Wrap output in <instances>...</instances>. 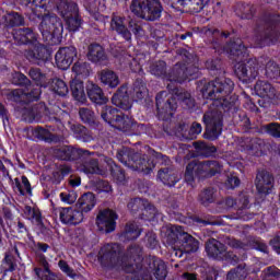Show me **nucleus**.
I'll return each mask as SVG.
<instances>
[{"instance_id":"0eeeda50","label":"nucleus","mask_w":280,"mask_h":280,"mask_svg":"<svg viewBox=\"0 0 280 280\" xmlns=\"http://www.w3.org/2000/svg\"><path fill=\"white\" fill-rule=\"evenodd\" d=\"M222 167L223 165L218 160H192L186 166L184 178L187 185H194L196 178L205 180L206 178H213V176L222 174Z\"/></svg>"},{"instance_id":"2eb2a0df","label":"nucleus","mask_w":280,"mask_h":280,"mask_svg":"<svg viewBox=\"0 0 280 280\" xmlns=\"http://www.w3.org/2000/svg\"><path fill=\"white\" fill-rule=\"evenodd\" d=\"M206 253L210 259L215 261H225L231 266L240 264V257L235 253L226 250V245L215 238L206 243Z\"/></svg>"},{"instance_id":"680f3d73","label":"nucleus","mask_w":280,"mask_h":280,"mask_svg":"<svg viewBox=\"0 0 280 280\" xmlns=\"http://www.w3.org/2000/svg\"><path fill=\"white\" fill-rule=\"evenodd\" d=\"M56 168L58 170L59 174L63 176V178H67V176L73 172V168L69 164H58L56 165Z\"/></svg>"},{"instance_id":"72a5a7b5","label":"nucleus","mask_w":280,"mask_h":280,"mask_svg":"<svg viewBox=\"0 0 280 280\" xmlns=\"http://www.w3.org/2000/svg\"><path fill=\"white\" fill-rule=\"evenodd\" d=\"M70 91L72 93V97L80 102L81 104L86 103V92H84V82L80 80H73L70 83Z\"/></svg>"},{"instance_id":"a18cd8bd","label":"nucleus","mask_w":280,"mask_h":280,"mask_svg":"<svg viewBox=\"0 0 280 280\" xmlns=\"http://www.w3.org/2000/svg\"><path fill=\"white\" fill-rule=\"evenodd\" d=\"M248 277V272L246 271V264H241L234 269H231L228 272V280H244Z\"/></svg>"},{"instance_id":"5fc2aeb1","label":"nucleus","mask_w":280,"mask_h":280,"mask_svg":"<svg viewBox=\"0 0 280 280\" xmlns=\"http://www.w3.org/2000/svg\"><path fill=\"white\" fill-rule=\"evenodd\" d=\"M12 84H14V86H30V89H33L32 81L21 71H15L12 74Z\"/></svg>"},{"instance_id":"2f4dec72","label":"nucleus","mask_w":280,"mask_h":280,"mask_svg":"<svg viewBox=\"0 0 280 280\" xmlns=\"http://www.w3.org/2000/svg\"><path fill=\"white\" fill-rule=\"evenodd\" d=\"M158 178L163 183V185H166V187H174L176 183L180 180L178 173L172 167L161 168L158 172Z\"/></svg>"},{"instance_id":"412c9836","label":"nucleus","mask_w":280,"mask_h":280,"mask_svg":"<svg viewBox=\"0 0 280 280\" xmlns=\"http://www.w3.org/2000/svg\"><path fill=\"white\" fill-rule=\"evenodd\" d=\"M85 89L86 95L96 110H100L101 106H106V104H108V97L104 94V90H102L100 85L93 82H88Z\"/></svg>"},{"instance_id":"5701e85b","label":"nucleus","mask_w":280,"mask_h":280,"mask_svg":"<svg viewBox=\"0 0 280 280\" xmlns=\"http://www.w3.org/2000/svg\"><path fill=\"white\" fill-rule=\"evenodd\" d=\"M230 58L236 62L234 65L235 71H248L246 63L242 61L243 58H246V47L242 44V40L230 45Z\"/></svg>"},{"instance_id":"e433bc0d","label":"nucleus","mask_w":280,"mask_h":280,"mask_svg":"<svg viewBox=\"0 0 280 280\" xmlns=\"http://www.w3.org/2000/svg\"><path fill=\"white\" fill-rule=\"evenodd\" d=\"M194 148L199 156L209 159L218 152V148L213 144H207V142L197 141L194 142Z\"/></svg>"},{"instance_id":"b1692460","label":"nucleus","mask_w":280,"mask_h":280,"mask_svg":"<svg viewBox=\"0 0 280 280\" xmlns=\"http://www.w3.org/2000/svg\"><path fill=\"white\" fill-rule=\"evenodd\" d=\"M24 56L30 62H35L36 65H40V62H45L49 52L47 47L36 39L31 44L28 50H25Z\"/></svg>"},{"instance_id":"f257e3e1","label":"nucleus","mask_w":280,"mask_h":280,"mask_svg":"<svg viewBox=\"0 0 280 280\" xmlns=\"http://www.w3.org/2000/svg\"><path fill=\"white\" fill-rule=\"evenodd\" d=\"M235 89L233 80L198 81L197 91L203 100H210V109L202 116L206 126L203 138L215 141L222 135L224 117H234L240 110V96L232 94Z\"/></svg>"},{"instance_id":"a211bd4d","label":"nucleus","mask_w":280,"mask_h":280,"mask_svg":"<svg viewBox=\"0 0 280 280\" xmlns=\"http://www.w3.org/2000/svg\"><path fill=\"white\" fill-rule=\"evenodd\" d=\"M54 158L57 161H66L68 163H78L80 159L86 155L83 149L75 148L73 145H62L54 149Z\"/></svg>"},{"instance_id":"f704fd0d","label":"nucleus","mask_w":280,"mask_h":280,"mask_svg":"<svg viewBox=\"0 0 280 280\" xmlns=\"http://www.w3.org/2000/svg\"><path fill=\"white\" fill-rule=\"evenodd\" d=\"M13 189L19 191L20 196H25L26 194L32 196V184L25 175H22L21 179L19 177L14 178Z\"/></svg>"},{"instance_id":"79ce46f5","label":"nucleus","mask_w":280,"mask_h":280,"mask_svg":"<svg viewBox=\"0 0 280 280\" xmlns=\"http://www.w3.org/2000/svg\"><path fill=\"white\" fill-rule=\"evenodd\" d=\"M122 236L128 242H132L135 240H138V237L141 236V229L137 224V222H128L125 226V231L122 233Z\"/></svg>"},{"instance_id":"58836bf2","label":"nucleus","mask_w":280,"mask_h":280,"mask_svg":"<svg viewBox=\"0 0 280 280\" xmlns=\"http://www.w3.org/2000/svg\"><path fill=\"white\" fill-rule=\"evenodd\" d=\"M101 82L107 89H117L119 86V75L115 71L101 72Z\"/></svg>"},{"instance_id":"603ef678","label":"nucleus","mask_w":280,"mask_h":280,"mask_svg":"<svg viewBox=\"0 0 280 280\" xmlns=\"http://www.w3.org/2000/svg\"><path fill=\"white\" fill-rule=\"evenodd\" d=\"M28 240L32 244V250L35 253V255H38V257H40V255H45V253L51 249V246H49V244L36 242L33 236L28 237Z\"/></svg>"},{"instance_id":"bf43d9fd","label":"nucleus","mask_w":280,"mask_h":280,"mask_svg":"<svg viewBox=\"0 0 280 280\" xmlns=\"http://www.w3.org/2000/svg\"><path fill=\"white\" fill-rule=\"evenodd\" d=\"M60 198L62 202H66L67 205H73L75 200H78V194L73 190L68 192H60Z\"/></svg>"},{"instance_id":"f03ea898","label":"nucleus","mask_w":280,"mask_h":280,"mask_svg":"<svg viewBox=\"0 0 280 280\" xmlns=\"http://www.w3.org/2000/svg\"><path fill=\"white\" fill-rule=\"evenodd\" d=\"M97 259L102 268L107 270L116 268L127 275H135L138 280H152V276L143 271V248L137 244L130 245L124 253L118 243H107L100 248Z\"/></svg>"},{"instance_id":"09e8293b","label":"nucleus","mask_w":280,"mask_h":280,"mask_svg":"<svg viewBox=\"0 0 280 280\" xmlns=\"http://www.w3.org/2000/svg\"><path fill=\"white\" fill-rule=\"evenodd\" d=\"M0 268L4 276L8 275V272H14V270H16L14 256H12V254H5Z\"/></svg>"},{"instance_id":"cd10ccee","label":"nucleus","mask_w":280,"mask_h":280,"mask_svg":"<svg viewBox=\"0 0 280 280\" xmlns=\"http://www.w3.org/2000/svg\"><path fill=\"white\" fill-rule=\"evenodd\" d=\"M84 152L85 155L80 158V160L77 162L80 163V171L84 174H102L100 161L91 158V152L89 150H84Z\"/></svg>"},{"instance_id":"3c124183","label":"nucleus","mask_w":280,"mask_h":280,"mask_svg":"<svg viewBox=\"0 0 280 280\" xmlns=\"http://www.w3.org/2000/svg\"><path fill=\"white\" fill-rule=\"evenodd\" d=\"M234 73L243 84H252L259 75V71H235Z\"/></svg>"},{"instance_id":"de8ad7c7","label":"nucleus","mask_w":280,"mask_h":280,"mask_svg":"<svg viewBox=\"0 0 280 280\" xmlns=\"http://www.w3.org/2000/svg\"><path fill=\"white\" fill-rule=\"evenodd\" d=\"M28 220L33 224H36V226L40 229L43 234L49 235V233H51V230L47 229V226H45V223L43 222V212H40V209L37 208V210L33 212L32 217Z\"/></svg>"},{"instance_id":"8fccbe9b","label":"nucleus","mask_w":280,"mask_h":280,"mask_svg":"<svg viewBox=\"0 0 280 280\" xmlns=\"http://www.w3.org/2000/svg\"><path fill=\"white\" fill-rule=\"evenodd\" d=\"M39 265L44 268H39V267H35L34 268V272L37 277V279H40V277H43V275H47L49 272H51V268L49 266V261H47V256H45L44 254L39 255Z\"/></svg>"},{"instance_id":"dca6fc26","label":"nucleus","mask_w":280,"mask_h":280,"mask_svg":"<svg viewBox=\"0 0 280 280\" xmlns=\"http://www.w3.org/2000/svg\"><path fill=\"white\" fill-rule=\"evenodd\" d=\"M57 10L60 16L65 19L70 32H78V30H80L82 26V19H80V15L78 14L79 9L75 2L61 0L57 4Z\"/></svg>"},{"instance_id":"9b49d317","label":"nucleus","mask_w":280,"mask_h":280,"mask_svg":"<svg viewBox=\"0 0 280 280\" xmlns=\"http://www.w3.org/2000/svg\"><path fill=\"white\" fill-rule=\"evenodd\" d=\"M65 130V124L58 117H54L50 124L46 125V128L37 126L28 128V135H32L31 139H37L38 141H45V143H62L63 137L58 133Z\"/></svg>"},{"instance_id":"423d86ee","label":"nucleus","mask_w":280,"mask_h":280,"mask_svg":"<svg viewBox=\"0 0 280 280\" xmlns=\"http://www.w3.org/2000/svg\"><path fill=\"white\" fill-rule=\"evenodd\" d=\"M28 3L35 5L34 14L37 19H40L39 32L44 39L54 40L56 36H62L65 27L60 19L50 13L42 14L43 10L47 9V5L51 3V0H28Z\"/></svg>"},{"instance_id":"393cba45","label":"nucleus","mask_w":280,"mask_h":280,"mask_svg":"<svg viewBox=\"0 0 280 280\" xmlns=\"http://www.w3.org/2000/svg\"><path fill=\"white\" fill-rule=\"evenodd\" d=\"M59 219L62 224L78 226V224H82V222H84V214H82V211H79L78 208H61Z\"/></svg>"},{"instance_id":"6e6d98bb","label":"nucleus","mask_w":280,"mask_h":280,"mask_svg":"<svg viewBox=\"0 0 280 280\" xmlns=\"http://www.w3.org/2000/svg\"><path fill=\"white\" fill-rule=\"evenodd\" d=\"M262 130L266 132V135H269V137H272L273 139H280L279 122H269L267 125H264Z\"/></svg>"},{"instance_id":"ddd939ff","label":"nucleus","mask_w":280,"mask_h":280,"mask_svg":"<svg viewBox=\"0 0 280 280\" xmlns=\"http://www.w3.org/2000/svg\"><path fill=\"white\" fill-rule=\"evenodd\" d=\"M156 117L160 121H170L178 110V97L162 91L155 96Z\"/></svg>"},{"instance_id":"69168bd1","label":"nucleus","mask_w":280,"mask_h":280,"mask_svg":"<svg viewBox=\"0 0 280 280\" xmlns=\"http://www.w3.org/2000/svg\"><path fill=\"white\" fill-rule=\"evenodd\" d=\"M238 206L240 209H249L250 208V199L247 195H242L238 197Z\"/></svg>"},{"instance_id":"49530a36","label":"nucleus","mask_w":280,"mask_h":280,"mask_svg":"<svg viewBox=\"0 0 280 280\" xmlns=\"http://www.w3.org/2000/svg\"><path fill=\"white\" fill-rule=\"evenodd\" d=\"M72 132H73V137L79 141H83L84 143H89V141H91L89 129H86V127L82 125H73Z\"/></svg>"},{"instance_id":"c9c22d12","label":"nucleus","mask_w":280,"mask_h":280,"mask_svg":"<svg viewBox=\"0 0 280 280\" xmlns=\"http://www.w3.org/2000/svg\"><path fill=\"white\" fill-rule=\"evenodd\" d=\"M107 165L109 167L110 176L117 183V185H121L126 180V171L121 168V166L117 165L113 159L107 160Z\"/></svg>"},{"instance_id":"4d7b16f0","label":"nucleus","mask_w":280,"mask_h":280,"mask_svg":"<svg viewBox=\"0 0 280 280\" xmlns=\"http://www.w3.org/2000/svg\"><path fill=\"white\" fill-rule=\"evenodd\" d=\"M58 268L63 272L65 276L69 277L70 279H78V273H75V270L69 266V262L65 259H60L58 261Z\"/></svg>"},{"instance_id":"4468645a","label":"nucleus","mask_w":280,"mask_h":280,"mask_svg":"<svg viewBox=\"0 0 280 280\" xmlns=\"http://www.w3.org/2000/svg\"><path fill=\"white\" fill-rule=\"evenodd\" d=\"M28 75L36 82V89H49L55 95H59V97H65L69 93V86H67V83L62 79H49L42 71H30Z\"/></svg>"},{"instance_id":"bb28decb","label":"nucleus","mask_w":280,"mask_h":280,"mask_svg":"<svg viewBox=\"0 0 280 280\" xmlns=\"http://www.w3.org/2000/svg\"><path fill=\"white\" fill-rule=\"evenodd\" d=\"M242 151L250 156H264L266 154V141L261 138H247L242 145Z\"/></svg>"},{"instance_id":"c85d7f7f","label":"nucleus","mask_w":280,"mask_h":280,"mask_svg":"<svg viewBox=\"0 0 280 280\" xmlns=\"http://www.w3.org/2000/svg\"><path fill=\"white\" fill-rule=\"evenodd\" d=\"M149 268L153 272L156 280L167 279V266L161 258L152 256L149 259Z\"/></svg>"},{"instance_id":"a878e982","label":"nucleus","mask_w":280,"mask_h":280,"mask_svg":"<svg viewBox=\"0 0 280 280\" xmlns=\"http://www.w3.org/2000/svg\"><path fill=\"white\" fill-rule=\"evenodd\" d=\"M275 187V176L267 171H261L256 175V189L259 196H268Z\"/></svg>"},{"instance_id":"473e14b6","label":"nucleus","mask_w":280,"mask_h":280,"mask_svg":"<svg viewBox=\"0 0 280 280\" xmlns=\"http://www.w3.org/2000/svg\"><path fill=\"white\" fill-rule=\"evenodd\" d=\"M126 19L119 15H113L110 22V28L117 34H120L125 40H130L132 38V34L126 27Z\"/></svg>"},{"instance_id":"f8f14e48","label":"nucleus","mask_w":280,"mask_h":280,"mask_svg":"<svg viewBox=\"0 0 280 280\" xmlns=\"http://www.w3.org/2000/svg\"><path fill=\"white\" fill-rule=\"evenodd\" d=\"M130 10L139 19L158 21V19H161L163 7L159 0H132Z\"/></svg>"},{"instance_id":"aec40b11","label":"nucleus","mask_w":280,"mask_h":280,"mask_svg":"<svg viewBox=\"0 0 280 280\" xmlns=\"http://www.w3.org/2000/svg\"><path fill=\"white\" fill-rule=\"evenodd\" d=\"M78 56V49L73 46L60 48L56 55V66L61 71H67L73 65V58Z\"/></svg>"},{"instance_id":"0e129e2a","label":"nucleus","mask_w":280,"mask_h":280,"mask_svg":"<svg viewBox=\"0 0 280 280\" xmlns=\"http://www.w3.org/2000/svg\"><path fill=\"white\" fill-rule=\"evenodd\" d=\"M269 246H271L277 255H280V235L273 236L269 242Z\"/></svg>"},{"instance_id":"1a4fd4ad","label":"nucleus","mask_w":280,"mask_h":280,"mask_svg":"<svg viewBox=\"0 0 280 280\" xmlns=\"http://www.w3.org/2000/svg\"><path fill=\"white\" fill-rule=\"evenodd\" d=\"M166 242L175 248H183L186 255H191V253H197L200 248V242L191 234L185 232L183 226L173 225L166 236Z\"/></svg>"},{"instance_id":"ea45409f","label":"nucleus","mask_w":280,"mask_h":280,"mask_svg":"<svg viewBox=\"0 0 280 280\" xmlns=\"http://www.w3.org/2000/svg\"><path fill=\"white\" fill-rule=\"evenodd\" d=\"M88 58L91 62H103V60H106L104 48L100 44H91L89 46Z\"/></svg>"},{"instance_id":"4c0bfd02","label":"nucleus","mask_w":280,"mask_h":280,"mask_svg":"<svg viewBox=\"0 0 280 280\" xmlns=\"http://www.w3.org/2000/svg\"><path fill=\"white\" fill-rule=\"evenodd\" d=\"M255 92L258 97H275L276 90L269 82L258 81L255 85Z\"/></svg>"},{"instance_id":"4be33fe9","label":"nucleus","mask_w":280,"mask_h":280,"mask_svg":"<svg viewBox=\"0 0 280 280\" xmlns=\"http://www.w3.org/2000/svg\"><path fill=\"white\" fill-rule=\"evenodd\" d=\"M280 20L279 15H273L270 21L266 24V30L260 34L258 40L260 43H277L279 40L280 32Z\"/></svg>"},{"instance_id":"13d9d810","label":"nucleus","mask_w":280,"mask_h":280,"mask_svg":"<svg viewBox=\"0 0 280 280\" xmlns=\"http://www.w3.org/2000/svg\"><path fill=\"white\" fill-rule=\"evenodd\" d=\"M144 244L147 248H151V250H154L156 246H159V240L156 238V234L154 232H147L144 236Z\"/></svg>"},{"instance_id":"39448f33","label":"nucleus","mask_w":280,"mask_h":280,"mask_svg":"<svg viewBox=\"0 0 280 280\" xmlns=\"http://www.w3.org/2000/svg\"><path fill=\"white\" fill-rule=\"evenodd\" d=\"M145 97H148V85L143 80L137 79L130 88H128V84L118 88L112 97V104L121 108V110H130L132 102L143 104Z\"/></svg>"},{"instance_id":"338daca9","label":"nucleus","mask_w":280,"mask_h":280,"mask_svg":"<svg viewBox=\"0 0 280 280\" xmlns=\"http://www.w3.org/2000/svg\"><path fill=\"white\" fill-rule=\"evenodd\" d=\"M51 180H52L54 185H60V183H62V180H65V177H63L62 174L56 168V170L52 172Z\"/></svg>"},{"instance_id":"6e6552de","label":"nucleus","mask_w":280,"mask_h":280,"mask_svg":"<svg viewBox=\"0 0 280 280\" xmlns=\"http://www.w3.org/2000/svg\"><path fill=\"white\" fill-rule=\"evenodd\" d=\"M96 110L98 115H101L103 121L112 126V128L120 130L121 132H130V128H132V116L125 114L121 109L108 106L107 104L101 106Z\"/></svg>"},{"instance_id":"f3484780","label":"nucleus","mask_w":280,"mask_h":280,"mask_svg":"<svg viewBox=\"0 0 280 280\" xmlns=\"http://www.w3.org/2000/svg\"><path fill=\"white\" fill-rule=\"evenodd\" d=\"M117 212L110 210V209H105L98 212L96 215V226L97 230L101 233H105L108 235V233L115 232V229H117Z\"/></svg>"},{"instance_id":"7c9ffc66","label":"nucleus","mask_w":280,"mask_h":280,"mask_svg":"<svg viewBox=\"0 0 280 280\" xmlns=\"http://www.w3.org/2000/svg\"><path fill=\"white\" fill-rule=\"evenodd\" d=\"M13 38L18 45H32L37 40L36 33L32 28H19L14 31Z\"/></svg>"},{"instance_id":"7ed1b4c3","label":"nucleus","mask_w":280,"mask_h":280,"mask_svg":"<svg viewBox=\"0 0 280 280\" xmlns=\"http://www.w3.org/2000/svg\"><path fill=\"white\" fill-rule=\"evenodd\" d=\"M116 159L129 170L133 172H141L145 176L152 174L156 165L165 163L167 156L163 153L156 152L154 149L149 148V155L136 152L133 149L122 147L117 151Z\"/></svg>"},{"instance_id":"20e7f679","label":"nucleus","mask_w":280,"mask_h":280,"mask_svg":"<svg viewBox=\"0 0 280 280\" xmlns=\"http://www.w3.org/2000/svg\"><path fill=\"white\" fill-rule=\"evenodd\" d=\"M40 88H31L28 92H25L21 89L8 90L5 93V98L8 102H11L15 106L18 113L22 115H28V121H36L40 117V112H38V104H35L31 108H25L32 102H38L40 100Z\"/></svg>"},{"instance_id":"9d476101","label":"nucleus","mask_w":280,"mask_h":280,"mask_svg":"<svg viewBox=\"0 0 280 280\" xmlns=\"http://www.w3.org/2000/svg\"><path fill=\"white\" fill-rule=\"evenodd\" d=\"M127 209L132 215H138L144 222H159L163 220V213L145 198H131L127 203Z\"/></svg>"},{"instance_id":"774afa93","label":"nucleus","mask_w":280,"mask_h":280,"mask_svg":"<svg viewBox=\"0 0 280 280\" xmlns=\"http://www.w3.org/2000/svg\"><path fill=\"white\" fill-rule=\"evenodd\" d=\"M264 272L265 277H279V269L277 267H267Z\"/></svg>"},{"instance_id":"864d4df0","label":"nucleus","mask_w":280,"mask_h":280,"mask_svg":"<svg viewBox=\"0 0 280 280\" xmlns=\"http://www.w3.org/2000/svg\"><path fill=\"white\" fill-rule=\"evenodd\" d=\"M79 117L83 124L88 126H95V113L86 107L79 109Z\"/></svg>"},{"instance_id":"c756f323","label":"nucleus","mask_w":280,"mask_h":280,"mask_svg":"<svg viewBox=\"0 0 280 280\" xmlns=\"http://www.w3.org/2000/svg\"><path fill=\"white\" fill-rule=\"evenodd\" d=\"M97 203L95 199V194L93 192H84L77 201L75 207L77 210L81 211L82 215L84 213H89L95 209V205Z\"/></svg>"},{"instance_id":"a19ab883","label":"nucleus","mask_w":280,"mask_h":280,"mask_svg":"<svg viewBox=\"0 0 280 280\" xmlns=\"http://www.w3.org/2000/svg\"><path fill=\"white\" fill-rule=\"evenodd\" d=\"M167 3L171 8L177 11L183 10L187 3H195L202 10V8L209 3V0H167Z\"/></svg>"},{"instance_id":"c03bdc74","label":"nucleus","mask_w":280,"mask_h":280,"mask_svg":"<svg viewBox=\"0 0 280 280\" xmlns=\"http://www.w3.org/2000/svg\"><path fill=\"white\" fill-rule=\"evenodd\" d=\"M177 102H179L184 110L192 112L196 108V100L191 97V94L184 91L180 96H177Z\"/></svg>"},{"instance_id":"e2e57ef3","label":"nucleus","mask_w":280,"mask_h":280,"mask_svg":"<svg viewBox=\"0 0 280 280\" xmlns=\"http://www.w3.org/2000/svg\"><path fill=\"white\" fill-rule=\"evenodd\" d=\"M132 128H136V133L137 135H147L148 133V126L145 124H137L135 122V120L132 119V126L130 128V130H132Z\"/></svg>"},{"instance_id":"052dcab7","label":"nucleus","mask_w":280,"mask_h":280,"mask_svg":"<svg viewBox=\"0 0 280 280\" xmlns=\"http://www.w3.org/2000/svg\"><path fill=\"white\" fill-rule=\"evenodd\" d=\"M8 25L10 27H19V25H23V16L19 13H12L8 18Z\"/></svg>"},{"instance_id":"37998d69","label":"nucleus","mask_w":280,"mask_h":280,"mask_svg":"<svg viewBox=\"0 0 280 280\" xmlns=\"http://www.w3.org/2000/svg\"><path fill=\"white\" fill-rule=\"evenodd\" d=\"M198 200L203 207H209V205H213V202H215V189L212 187H208L201 190L198 196Z\"/></svg>"},{"instance_id":"6ab92c4d","label":"nucleus","mask_w":280,"mask_h":280,"mask_svg":"<svg viewBox=\"0 0 280 280\" xmlns=\"http://www.w3.org/2000/svg\"><path fill=\"white\" fill-rule=\"evenodd\" d=\"M167 73V93L168 95H173V97H179L185 90L180 89L179 84L187 82V75H191V73L187 71H171L164 72Z\"/></svg>"}]
</instances>
